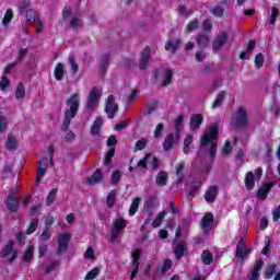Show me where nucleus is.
<instances>
[{"label":"nucleus","mask_w":280,"mask_h":280,"mask_svg":"<svg viewBox=\"0 0 280 280\" xmlns=\"http://www.w3.org/2000/svg\"><path fill=\"white\" fill-rule=\"evenodd\" d=\"M220 136V128L218 124L211 125L208 130H206L201 137L200 145L201 148H209V161H213L215 159V154L218 152V142L215 141Z\"/></svg>","instance_id":"obj_1"},{"label":"nucleus","mask_w":280,"mask_h":280,"mask_svg":"<svg viewBox=\"0 0 280 280\" xmlns=\"http://www.w3.org/2000/svg\"><path fill=\"white\" fill-rule=\"evenodd\" d=\"M67 106L68 108L65 110V115H68L70 117H75L78 115V110H80V94L73 93L67 100Z\"/></svg>","instance_id":"obj_2"},{"label":"nucleus","mask_w":280,"mask_h":280,"mask_svg":"<svg viewBox=\"0 0 280 280\" xmlns=\"http://www.w3.org/2000/svg\"><path fill=\"white\" fill-rule=\"evenodd\" d=\"M10 255L11 258L8 261L9 264H14V261H16V258L19 257V252L14 248V241H9L0 253V257L2 259L10 257Z\"/></svg>","instance_id":"obj_3"},{"label":"nucleus","mask_w":280,"mask_h":280,"mask_svg":"<svg viewBox=\"0 0 280 280\" xmlns=\"http://www.w3.org/2000/svg\"><path fill=\"white\" fill-rule=\"evenodd\" d=\"M69 242H71V234L69 233H63L57 237V257H62L69 250Z\"/></svg>","instance_id":"obj_4"},{"label":"nucleus","mask_w":280,"mask_h":280,"mask_svg":"<svg viewBox=\"0 0 280 280\" xmlns=\"http://www.w3.org/2000/svg\"><path fill=\"white\" fill-rule=\"evenodd\" d=\"M21 206V199L16 196V189H11L7 199V209L10 213H16Z\"/></svg>","instance_id":"obj_5"},{"label":"nucleus","mask_w":280,"mask_h":280,"mask_svg":"<svg viewBox=\"0 0 280 280\" xmlns=\"http://www.w3.org/2000/svg\"><path fill=\"white\" fill-rule=\"evenodd\" d=\"M126 229V220L118 218L114 221L112 229L109 230L110 241L117 242V237L121 235V231Z\"/></svg>","instance_id":"obj_6"},{"label":"nucleus","mask_w":280,"mask_h":280,"mask_svg":"<svg viewBox=\"0 0 280 280\" xmlns=\"http://www.w3.org/2000/svg\"><path fill=\"white\" fill-rule=\"evenodd\" d=\"M236 128H246L248 126V112L243 106L238 107L235 114Z\"/></svg>","instance_id":"obj_7"},{"label":"nucleus","mask_w":280,"mask_h":280,"mask_svg":"<svg viewBox=\"0 0 280 280\" xmlns=\"http://www.w3.org/2000/svg\"><path fill=\"white\" fill-rule=\"evenodd\" d=\"M105 113L107 114L108 119H115V115L119 113V105L115 103V95L110 94L107 97L105 105Z\"/></svg>","instance_id":"obj_8"},{"label":"nucleus","mask_w":280,"mask_h":280,"mask_svg":"<svg viewBox=\"0 0 280 280\" xmlns=\"http://www.w3.org/2000/svg\"><path fill=\"white\" fill-rule=\"evenodd\" d=\"M100 97H102V94H100L97 86L92 88L88 97V102L85 104V108L88 110H93V108L97 106V102H100Z\"/></svg>","instance_id":"obj_9"},{"label":"nucleus","mask_w":280,"mask_h":280,"mask_svg":"<svg viewBox=\"0 0 280 280\" xmlns=\"http://www.w3.org/2000/svg\"><path fill=\"white\" fill-rule=\"evenodd\" d=\"M25 14H26L27 23H35V25H37V28H36L37 34L43 33L44 24H43V21H40V19L38 18V13H36V11L34 10H28L26 11Z\"/></svg>","instance_id":"obj_10"},{"label":"nucleus","mask_w":280,"mask_h":280,"mask_svg":"<svg viewBox=\"0 0 280 280\" xmlns=\"http://www.w3.org/2000/svg\"><path fill=\"white\" fill-rule=\"evenodd\" d=\"M229 40V34L226 32H219L214 40L212 42V49L215 52L220 51L226 42Z\"/></svg>","instance_id":"obj_11"},{"label":"nucleus","mask_w":280,"mask_h":280,"mask_svg":"<svg viewBox=\"0 0 280 280\" xmlns=\"http://www.w3.org/2000/svg\"><path fill=\"white\" fill-rule=\"evenodd\" d=\"M250 253H252L250 248H246V242L244 241V237H241L236 245L237 259H244V258L248 257V255H250Z\"/></svg>","instance_id":"obj_12"},{"label":"nucleus","mask_w":280,"mask_h":280,"mask_svg":"<svg viewBox=\"0 0 280 280\" xmlns=\"http://www.w3.org/2000/svg\"><path fill=\"white\" fill-rule=\"evenodd\" d=\"M49 160L47 158H39L38 166H37V177H36V185L43 180V176H45L47 172V164Z\"/></svg>","instance_id":"obj_13"},{"label":"nucleus","mask_w":280,"mask_h":280,"mask_svg":"<svg viewBox=\"0 0 280 280\" xmlns=\"http://www.w3.org/2000/svg\"><path fill=\"white\" fill-rule=\"evenodd\" d=\"M203 121H205V117H202V114L192 115L190 117L189 130H191V132H196L197 130H200V127L202 126Z\"/></svg>","instance_id":"obj_14"},{"label":"nucleus","mask_w":280,"mask_h":280,"mask_svg":"<svg viewBox=\"0 0 280 280\" xmlns=\"http://www.w3.org/2000/svg\"><path fill=\"white\" fill-rule=\"evenodd\" d=\"M149 62H150V46H145L139 59L140 71H145V69H148Z\"/></svg>","instance_id":"obj_15"},{"label":"nucleus","mask_w":280,"mask_h":280,"mask_svg":"<svg viewBox=\"0 0 280 280\" xmlns=\"http://www.w3.org/2000/svg\"><path fill=\"white\" fill-rule=\"evenodd\" d=\"M272 187H275L273 183H265L261 187L257 190L256 196L260 200H266L270 191H272Z\"/></svg>","instance_id":"obj_16"},{"label":"nucleus","mask_w":280,"mask_h":280,"mask_svg":"<svg viewBox=\"0 0 280 280\" xmlns=\"http://www.w3.org/2000/svg\"><path fill=\"white\" fill-rule=\"evenodd\" d=\"M173 253L175 255V259L180 260L185 256V253H187V243L179 242L174 248Z\"/></svg>","instance_id":"obj_17"},{"label":"nucleus","mask_w":280,"mask_h":280,"mask_svg":"<svg viewBox=\"0 0 280 280\" xmlns=\"http://www.w3.org/2000/svg\"><path fill=\"white\" fill-rule=\"evenodd\" d=\"M164 49L166 51H172V54H176L177 49H180V39H168L164 45Z\"/></svg>","instance_id":"obj_18"},{"label":"nucleus","mask_w":280,"mask_h":280,"mask_svg":"<svg viewBox=\"0 0 280 280\" xmlns=\"http://www.w3.org/2000/svg\"><path fill=\"white\" fill-rule=\"evenodd\" d=\"M104 179V173L102 170L97 168L91 176L88 177L89 185H97Z\"/></svg>","instance_id":"obj_19"},{"label":"nucleus","mask_w":280,"mask_h":280,"mask_svg":"<svg viewBox=\"0 0 280 280\" xmlns=\"http://www.w3.org/2000/svg\"><path fill=\"white\" fill-rule=\"evenodd\" d=\"M215 198H218V186L212 185L207 189L205 200L207 202H215Z\"/></svg>","instance_id":"obj_20"},{"label":"nucleus","mask_w":280,"mask_h":280,"mask_svg":"<svg viewBox=\"0 0 280 280\" xmlns=\"http://www.w3.org/2000/svg\"><path fill=\"white\" fill-rule=\"evenodd\" d=\"M174 143H176V135L168 133L164 139L163 147H162L164 152H170V150L174 148Z\"/></svg>","instance_id":"obj_21"},{"label":"nucleus","mask_w":280,"mask_h":280,"mask_svg":"<svg viewBox=\"0 0 280 280\" xmlns=\"http://www.w3.org/2000/svg\"><path fill=\"white\" fill-rule=\"evenodd\" d=\"M255 174L253 172H247L245 176V187L247 191H253L255 189Z\"/></svg>","instance_id":"obj_22"},{"label":"nucleus","mask_w":280,"mask_h":280,"mask_svg":"<svg viewBox=\"0 0 280 280\" xmlns=\"http://www.w3.org/2000/svg\"><path fill=\"white\" fill-rule=\"evenodd\" d=\"M226 98V92L225 91H220L213 103H212V108H220L222 104H224V100Z\"/></svg>","instance_id":"obj_23"},{"label":"nucleus","mask_w":280,"mask_h":280,"mask_svg":"<svg viewBox=\"0 0 280 280\" xmlns=\"http://www.w3.org/2000/svg\"><path fill=\"white\" fill-rule=\"evenodd\" d=\"M155 183L159 187H165V185H167V172L160 171L158 173Z\"/></svg>","instance_id":"obj_24"},{"label":"nucleus","mask_w":280,"mask_h":280,"mask_svg":"<svg viewBox=\"0 0 280 280\" xmlns=\"http://www.w3.org/2000/svg\"><path fill=\"white\" fill-rule=\"evenodd\" d=\"M201 261L205 266H211L213 264V254L209 249H205L201 253Z\"/></svg>","instance_id":"obj_25"},{"label":"nucleus","mask_w":280,"mask_h":280,"mask_svg":"<svg viewBox=\"0 0 280 280\" xmlns=\"http://www.w3.org/2000/svg\"><path fill=\"white\" fill-rule=\"evenodd\" d=\"M39 222L40 220L38 219V217L33 218L28 224V228L26 229V235H32L33 233H36Z\"/></svg>","instance_id":"obj_26"},{"label":"nucleus","mask_w":280,"mask_h":280,"mask_svg":"<svg viewBox=\"0 0 280 280\" xmlns=\"http://www.w3.org/2000/svg\"><path fill=\"white\" fill-rule=\"evenodd\" d=\"M19 147V141L16 138L12 135L8 136L7 142H5V148L7 150L14 151Z\"/></svg>","instance_id":"obj_27"},{"label":"nucleus","mask_w":280,"mask_h":280,"mask_svg":"<svg viewBox=\"0 0 280 280\" xmlns=\"http://www.w3.org/2000/svg\"><path fill=\"white\" fill-rule=\"evenodd\" d=\"M117 202V190H110L107 195L106 205L108 209H113Z\"/></svg>","instance_id":"obj_28"},{"label":"nucleus","mask_w":280,"mask_h":280,"mask_svg":"<svg viewBox=\"0 0 280 280\" xmlns=\"http://www.w3.org/2000/svg\"><path fill=\"white\" fill-rule=\"evenodd\" d=\"M102 124H103L102 117H97L91 127V135H93V137H96V135H100Z\"/></svg>","instance_id":"obj_29"},{"label":"nucleus","mask_w":280,"mask_h":280,"mask_svg":"<svg viewBox=\"0 0 280 280\" xmlns=\"http://www.w3.org/2000/svg\"><path fill=\"white\" fill-rule=\"evenodd\" d=\"M65 78V65L62 63H57L56 68H55V80L57 81H61Z\"/></svg>","instance_id":"obj_30"},{"label":"nucleus","mask_w":280,"mask_h":280,"mask_svg":"<svg viewBox=\"0 0 280 280\" xmlns=\"http://www.w3.org/2000/svg\"><path fill=\"white\" fill-rule=\"evenodd\" d=\"M165 215H167V211L165 210L158 213L156 218L152 222L153 229H159V226L163 224V220H165Z\"/></svg>","instance_id":"obj_31"},{"label":"nucleus","mask_w":280,"mask_h":280,"mask_svg":"<svg viewBox=\"0 0 280 280\" xmlns=\"http://www.w3.org/2000/svg\"><path fill=\"white\" fill-rule=\"evenodd\" d=\"M183 172H185V163L177 164V167H176L177 185H180V183H183L185 178V174Z\"/></svg>","instance_id":"obj_32"},{"label":"nucleus","mask_w":280,"mask_h":280,"mask_svg":"<svg viewBox=\"0 0 280 280\" xmlns=\"http://www.w3.org/2000/svg\"><path fill=\"white\" fill-rule=\"evenodd\" d=\"M209 42H210V38L205 33H200L197 36V45H199V47H209Z\"/></svg>","instance_id":"obj_33"},{"label":"nucleus","mask_w":280,"mask_h":280,"mask_svg":"<svg viewBox=\"0 0 280 280\" xmlns=\"http://www.w3.org/2000/svg\"><path fill=\"white\" fill-rule=\"evenodd\" d=\"M141 203V198L136 197L132 202L131 206L129 208V215L132 218V215H135L137 213V211H139V205Z\"/></svg>","instance_id":"obj_34"},{"label":"nucleus","mask_w":280,"mask_h":280,"mask_svg":"<svg viewBox=\"0 0 280 280\" xmlns=\"http://www.w3.org/2000/svg\"><path fill=\"white\" fill-rule=\"evenodd\" d=\"M212 222H213V213H211V212L206 213L201 219V224H202L203 229H209V226H211Z\"/></svg>","instance_id":"obj_35"},{"label":"nucleus","mask_w":280,"mask_h":280,"mask_svg":"<svg viewBox=\"0 0 280 280\" xmlns=\"http://www.w3.org/2000/svg\"><path fill=\"white\" fill-rule=\"evenodd\" d=\"M173 78H174V72L171 69H166L164 73V81L162 82V86H170V84H172Z\"/></svg>","instance_id":"obj_36"},{"label":"nucleus","mask_w":280,"mask_h":280,"mask_svg":"<svg viewBox=\"0 0 280 280\" xmlns=\"http://www.w3.org/2000/svg\"><path fill=\"white\" fill-rule=\"evenodd\" d=\"M198 27H200V21H198V19H194L186 26V33L191 34V32L198 30Z\"/></svg>","instance_id":"obj_37"},{"label":"nucleus","mask_w":280,"mask_h":280,"mask_svg":"<svg viewBox=\"0 0 280 280\" xmlns=\"http://www.w3.org/2000/svg\"><path fill=\"white\" fill-rule=\"evenodd\" d=\"M33 257H34V245H30L27 249L24 252L22 259L25 262H30L32 261Z\"/></svg>","instance_id":"obj_38"},{"label":"nucleus","mask_w":280,"mask_h":280,"mask_svg":"<svg viewBox=\"0 0 280 280\" xmlns=\"http://www.w3.org/2000/svg\"><path fill=\"white\" fill-rule=\"evenodd\" d=\"M56 194H58V189L52 188L46 197V207H51L56 200Z\"/></svg>","instance_id":"obj_39"},{"label":"nucleus","mask_w":280,"mask_h":280,"mask_svg":"<svg viewBox=\"0 0 280 280\" xmlns=\"http://www.w3.org/2000/svg\"><path fill=\"white\" fill-rule=\"evenodd\" d=\"M185 121V116L179 115L175 120L174 128L175 135H180V130H183V122Z\"/></svg>","instance_id":"obj_40"},{"label":"nucleus","mask_w":280,"mask_h":280,"mask_svg":"<svg viewBox=\"0 0 280 280\" xmlns=\"http://www.w3.org/2000/svg\"><path fill=\"white\" fill-rule=\"evenodd\" d=\"M74 116H69L65 114L63 122L61 126V132H67L69 130V127L71 126V119H73Z\"/></svg>","instance_id":"obj_41"},{"label":"nucleus","mask_w":280,"mask_h":280,"mask_svg":"<svg viewBox=\"0 0 280 280\" xmlns=\"http://www.w3.org/2000/svg\"><path fill=\"white\" fill-rule=\"evenodd\" d=\"M12 19H14V13H12V9H8L2 19L3 25H10V23H12Z\"/></svg>","instance_id":"obj_42"},{"label":"nucleus","mask_w":280,"mask_h":280,"mask_svg":"<svg viewBox=\"0 0 280 280\" xmlns=\"http://www.w3.org/2000/svg\"><path fill=\"white\" fill-rule=\"evenodd\" d=\"M15 97L18 100H23V97H25V85H23V83H19L18 88L15 90Z\"/></svg>","instance_id":"obj_43"},{"label":"nucleus","mask_w":280,"mask_h":280,"mask_svg":"<svg viewBox=\"0 0 280 280\" xmlns=\"http://www.w3.org/2000/svg\"><path fill=\"white\" fill-rule=\"evenodd\" d=\"M255 67L256 69H261L264 67V62H266V59L264 58V54L259 52L255 56Z\"/></svg>","instance_id":"obj_44"},{"label":"nucleus","mask_w":280,"mask_h":280,"mask_svg":"<svg viewBox=\"0 0 280 280\" xmlns=\"http://www.w3.org/2000/svg\"><path fill=\"white\" fill-rule=\"evenodd\" d=\"M212 30H213V22H211L210 18H205L202 22V31L209 33Z\"/></svg>","instance_id":"obj_45"},{"label":"nucleus","mask_w":280,"mask_h":280,"mask_svg":"<svg viewBox=\"0 0 280 280\" xmlns=\"http://www.w3.org/2000/svg\"><path fill=\"white\" fill-rule=\"evenodd\" d=\"M68 63L70 65V71H71L72 75H77L78 74V63L75 62V58H73V56H70L68 58Z\"/></svg>","instance_id":"obj_46"},{"label":"nucleus","mask_w":280,"mask_h":280,"mask_svg":"<svg viewBox=\"0 0 280 280\" xmlns=\"http://www.w3.org/2000/svg\"><path fill=\"white\" fill-rule=\"evenodd\" d=\"M147 145H148V140L145 138H141L135 144V152H139L141 150H145Z\"/></svg>","instance_id":"obj_47"},{"label":"nucleus","mask_w":280,"mask_h":280,"mask_svg":"<svg viewBox=\"0 0 280 280\" xmlns=\"http://www.w3.org/2000/svg\"><path fill=\"white\" fill-rule=\"evenodd\" d=\"M155 207H156V199H154V198L147 200V202L144 203V209L149 213H152V211H154Z\"/></svg>","instance_id":"obj_48"},{"label":"nucleus","mask_w":280,"mask_h":280,"mask_svg":"<svg viewBox=\"0 0 280 280\" xmlns=\"http://www.w3.org/2000/svg\"><path fill=\"white\" fill-rule=\"evenodd\" d=\"M131 257H132V266H140L139 264V259H141V249H135L131 253Z\"/></svg>","instance_id":"obj_49"},{"label":"nucleus","mask_w":280,"mask_h":280,"mask_svg":"<svg viewBox=\"0 0 280 280\" xmlns=\"http://www.w3.org/2000/svg\"><path fill=\"white\" fill-rule=\"evenodd\" d=\"M210 12L213 16H217L218 19H222V16H224V8L220 5L212 8Z\"/></svg>","instance_id":"obj_50"},{"label":"nucleus","mask_w":280,"mask_h":280,"mask_svg":"<svg viewBox=\"0 0 280 280\" xmlns=\"http://www.w3.org/2000/svg\"><path fill=\"white\" fill-rule=\"evenodd\" d=\"M165 130V125L163 122H160L154 130V139H161L163 136V131Z\"/></svg>","instance_id":"obj_51"},{"label":"nucleus","mask_w":280,"mask_h":280,"mask_svg":"<svg viewBox=\"0 0 280 280\" xmlns=\"http://www.w3.org/2000/svg\"><path fill=\"white\" fill-rule=\"evenodd\" d=\"M172 266H173L172 259L166 258L161 267L162 275H165V272H167L168 270H172Z\"/></svg>","instance_id":"obj_52"},{"label":"nucleus","mask_w":280,"mask_h":280,"mask_svg":"<svg viewBox=\"0 0 280 280\" xmlns=\"http://www.w3.org/2000/svg\"><path fill=\"white\" fill-rule=\"evenodd\" d=\"M128 126H130V119L121 120L119 124L115 125L114 130L121 132V130L128 128Z\"/></svg>","instance_id":"obj_53"},{"label":"nucleus","mask_w":280,"mask_h":280,"mask_svg":"<svg viewBox=\"0 0 280 280\" xmlns=\"http://www.w3.org/2000/svg\"><path fill=\"white\" fill-rule=\"evenodd\" d=\"M97 275H100V269L97 267H94L85 275L84 280H93L97 277Z\"/></svg>","instance_id":"obj_54"},{"label":"nucleus","mask_w":280,"mask_h":280,"mask_svg":"<svg viewBox=\"0 0 280 280\" xmlns=\"http://www.w3.org/2000/svg\"><path fill=\"white\" fill-rule=\"evenodd\" d=\"M121 180V171L116 170L112 173V185H118Z\"/></svg>","instance_id":"obj_55"},{"label":"nucleus","mask_w":280,"mask_h":280,"mask_svg":"<svg viewBox=\"0 0 280 280\" xmlns=\"http://www.w3.org/2000/svg\"><path fill=\"white\" fill-rule=\"evenodd\" d=\"M277 272V264H272L266 269L265 276L267 279H272V276Z\"/></svg>","instance_id":"obj_56"},{"label":"nucleus","mask_w":280,"mask_h":280,"mask_svg":"<svg viewBox=\"0 0 280 280\" xmlns=\"http://www.w3.org/2000/svg\"><path fill=\"white\" fill-rule=\"evenodd\" d=\"M113 156H115V148H110L105 155V164L110 165L113 163Z\"/></svg>","instance_id":"obj_57"},{"label":"nucleus","mask_w":280,"mask_h":280,"mask_svg":"<svg viewBox=\"0 0 280 280\" xmlns=\"http://www.w3.org/2000/svg\"><path fill=\"white\" fill-rule=\"evenodd\" d=\"M58 266H60V260H55L50 265L46 266V268H45L46 275L54 272V270H56V268H58Z\"/></svg>","instance_id":"obj_58"},{"label":"nucleus","mask_w":280,"mask_h":280,"mask_svg":"<svg viewBox=\"0 0 280 280\" xmlns=\"http://www.w3.org/2000/svg\"><path fill=\"white\" fill-rule=\"evenodd\" d=\"M30 0H23L20 5V14H25L27 11H30Z\"/></svg>","instance_id":"obj_59"},{"label":"nucleus","mask_w":280,"mask_h":280,"mask_svg":"<svg viewBox=\"0 0 280 280\" xmlns=\"http://www.w3.org/2000/svg\"><path fill=\"white\" fill-rule=\"evenodd\" d=\"M40 240L43 242H49V240H51V232L49 228H44V231L40 235Z\"/></svg>","instance_id":"obj_60"},{"label":"nucleus","mask_w":280,"mask_h":280,"mask_svg":"<svg viewBox=\"0 0 280 280\" xmlns=\"http://www.w3.org/2000/svg\"><path fill=\"white\" fill-rule=\"evenodd\" d=\"M150 167L153 172H156V170H160L161 168V160H159V158H156V156H153Z\"/></svg>","instance_id":"obj_61"},{"label":"nucleus","mask_w":280,"mask_h":280,"mask_svg":"<svg viewBox=\"0 0 280 280\" xmlns=\"http://www.w3.org/2000/svg\"><path fill=\"white\" fill-rule=\"evenodd\" d=\"M10 86V79H8V75H2L1 81H0V89L1 91H5Z\"/></svg>","instance_id":"obj_62"},{"label":"nucleus","mask_w":280,"mask_h":280,"mask_svg":"<svg viewBox=\"0 0 280 280\" xmlns=\"http://www.w3.org/2000/svg\"><path fill=\"white\" fill-rule=\"evenodd\" d=\"M279 16V9L277 7L271 8L270 24L275 25V21Z\"/></svg>","instance_id":"obj_63"},{"label":"nucleus","mask_w":280,"mask_h":280,"mask_svg":"<svg viewBox=\"0 0 280 280\" xmlns=\"http://www.w3.org/2000/svg\"><path fill=\"white\" fill-rule=\"evenodd\" d=\"M75 141V133L73 131H68L65 136V142L66 143H73Z\"/></svg>","instance_id":"obj_64"}]
</instances>
